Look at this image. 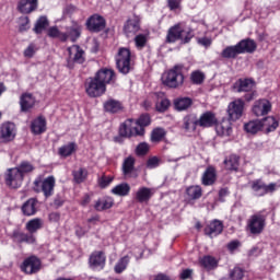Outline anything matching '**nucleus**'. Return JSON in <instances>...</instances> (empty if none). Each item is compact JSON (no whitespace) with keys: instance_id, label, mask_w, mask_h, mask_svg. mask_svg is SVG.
<instances>
[{"instance_id":"obj_63","label":"nucleus","mask_w":280,"mask_h":280,"mask_svg":"<svg viewBox=\"0 0 280 280\" xmlns=\"http://www.w3.org/2000/svg\"><path fill=\"white\" fill-rule=\"evenodd\" d=\"M48 220L49 222H54V223L60 222V212H50L48 214Z\"/></svg>"},{"instance_id":"obj_38","label":"nucleus","mask_w":280,"mask_h":280,"mask_svg":"<svg viewBox=\"0 0 280 280\" xmlns=\"http://www.w3.org/2000/svg\"><path fill=\"white\" fill-rule=\"evenodd\" d=\"M219 264L220 261L211 255H206L199 258V266H201V268H205V270H215Z\"/></svg>"},{"instance_id":"obj_43","label":"nucleus","mask_w":280,"mask_h":280,"mask_svg":"<svg viewBox=\"0 0 280 280\" xmlns=\"http://www.w3.org/2000/svg\"><path fill=\"white\" fill-rule=\"evenodd\" d=\"M112 194H114V196H120V197L129 196L130 195V184L121 183V184L116 185L112 189Z\"/></svg>"},{"instance_id":"obj_19","label":"nucleus","mask_w":280,"mask_h":280,"mask_svg":"<svg viewBox=\"0 0 280 280\" xmlns=\"http://www.w3.org/2000/svg\"><path fill=\"white\" fill-rule=\"evenodd\" d=\"M218 182V170L215 166L209 165L201 175V185L203 187H211Z\"/></svg>"},{"instance_id":"obj_51","label":"nucleus","mask_w":280,"mask_h":280,"mask_svg":"<svg viewBox=\"0 0 280 280\" xmlns=\"http://www.w3.org/2000/svg\"><path fill=\"white\" fill-rule=\"evenodd\" d=\"M172 106V102H170V98H161L160 101L156 102L155 108L158 113H165L167 109Z\"/></svg>"},{"instance_id":"obj_3","label":"nucleus","mask_w":280,"mask_h":280,"mask_svg":"<svg viewBox=\"0 0 280 280\" xmlns=\"http://www.w3.org/2000/svg\"><path fill=\"white\" fill-rule=\"evenodd\" d=\"M185 66L176 63L171 69L166 70L162 75L163 86L167 89H180L185 84Z\"/></svg>"},{"instance_id":"obj_16","label":"nucleus","mask_w":280,"mask_h":280,"mask_svg":"<svg viewBox=\"0 0 280 280\" xmlns=\"http://www.w3.org/2000/svg\"><path fill=\"white\" fill-rule=\"evenodd\" d=\"M89 266L91 270L100 272L106 268V254L103 250H95L89 257Z\"/></svg>"},{"instance_id":"obj_59","label":"nucleus","mask_w":280,"mask_h":280,"mask_svg":"<svg viewBox=\"0 0 280 280\" xmlns=\"http://www.w3.org/2000/svg\"><path fill=\"white\" fill-rule=\"evenodd\" d=\"M240 246H242V243L237 240H234L228 244V250H230V253H235Z\"/></svg>"},{"instance_id":"obj_36","label":"nucleus","mask_w":280,"mask_h":280,"mask_svg":"<svg viewBox=\"0 0 280 280\" xmlns=\"http://www.w3.org/2000/svg\"><path fill=\"white\" fill-rule=\"evenodd\" d=\"M115 207V199L110 196H105L102 199H97L94 203L95 211H106Z\"/></svg>"},{"instance_id":"obj_26","label":"nucleus","mask_w":280,"mask_h":280,"mask_svg":"<svg viewBox=\"0 0 280 280\" xmlns=\"http://www.w3.org/2000/svg\"><path fill=\"white\" fill-rule=\"evenodd\" d=\"M224 231V223L220 220L211 221L206 228L203 229L205 235L208 237H218Z\"/></svg>"},{"instance_id":"obj_48","label":"nucleus","mask_w":280,"mask_h":280,"mask_svg":"<svg viewBox=\"0 0 280 280\" xmlns=\"http://www.w3.org/2000/svg\"><path fill=\"white\" fill-rule=\"evenodd\" d=\"M18 172L25 178V174H32L34 172L35 167L32 162L28 161H22L18 167Z\"/></svg>"},{"instance_id":"obj_44","label":"nucleus","mask_w":280,"mask_h":280,"mask_svg":"<svg viewBox=\"0 0 280 280\" xmlns=\"http://www.w3.org/2000/svg\"><path fill=\"white\" fill-rule=\"evenodd\" d=\"M47 27H49V20H47V16L42 15L37 19L33 31L35 34H43Z\"/></svg>"},{"instance_id":"obj_58","label":"nucleus","mask_w":280,"mask_h":280,"mask_svg":"<svg viewBox=\"0 0 280 280\" xmlns=\"http://www.w3.org/2000/svg\"><path fill=\"white\" fill-rule=\"evenodd\" d=\"M191 277H194V269H189V268L184 269L179 275L180 280L191 279Z\"/></svg>"},{"instance_id":"obj_62","label":"nucleus","mask_w":280,"mask_h":280,"mask_svg":"<svg viewBox=\"0 0 280 280\" xmlns=\"http://www.w3.org/2000/svg\"><path fill=\"white\" fill-rule=\"evenodd\" d=\"M147 167H150L151 170L154 167H159V158L156 156L150 158L147 161Z\"/></svg>"},{"instance_id":"obj_7","label":"nucleus","mask_w":280,"mask_h":280,"mask_svg":"<svg viewBox=\"0 0 280 280\" xmlns=\"http://www.w3.org/2000/svg\"><path fill=\"white\" fill-rule=\"evenodd\" d=\"M194 36H196L194 30H183V27H180V23H178L168 28L166 34V43L172 44L180 40L182 45H187L188 43H191V38H194Z\"/></svg>"},{"instance_id":"obj_27","label":"nucleus","mask_w":280,"mask_h":280,"mask_svg":"<svg viewBox=\"0 0 280 280\" xmlns=\"http://www.w3.org/2000/svg\"><path fill=\"white\" fill-rule=\"evenodd\" d=\"M11 237L18 244H36V236L30 232L25 233L21 230H14Z\"/></svg>"},{"instance_id":"obj_35","label":"nucleus","mask_w":280,"mask_h":280,"mask_svg":"<svg viewBox=\"0 0 280 280\" xmlns=\"http://www.w3.org/2000/svg\"><path fill=\"white\" fill-rule=\"evenodd\" d=\"M194 106V100L189 96H180L174 100V107L175 110H178V113H183V110H189Z\"/></svg>"},{"instance_id":"obj_60","label":"nucleus","mask_w":280,"mask_h":280,"mask_svg":"<svg viewBox=\"0 0 280 280\" xmlns=\"http://www.w3.org/2000/svg\"><path fill=\"white\" fill-rule=\"evenodd\" d=\"M34 54H36L34 44H30L27 48L24 50L25 58H34Z\"/></svg>"},{"instance_id":"obj_57","label":"nucleus","mask_w":280,"mask_h":280,"mask_svg":"<svg viewBox=\"0 0 280 280\" xmlns=\"http://www.w3.org/2000/svg\"><path fill=\"white\" fill-rule=\"evenodd\" d=\"M183 0H166L167 8L174 12V10H180V3Z\"/></svg>"},{"instance_id":"obj_41","label":"nucleus","mask_w":280,"mask_h":280,"mask_svg":"<svg viewBox=\"0 0 280 280\" xmlns=\"http://www.w3.org/2000/svg\"><path fill=\"white\" fill-rule=\"evenodd\" d=\"M244 130L247 135H257V132H264L261 120L255 119L244 124Z\"/></svg>"},{"instance_id":"obj_21","label":"nucleus","mask_w":280,"mask_h":280,"mask_svg":"<svg viewBox=\"0 0 280 280\" xmlns=\"http://www.w3.org/2000/svg\"><path fill=\"white\" fill-rule=\"evenodd\" d=\"M199 128H213V126H218V117L215 113L211 110H207L200 115L198 118Z\"/></svg>"},{"instance_id":"obj_14","label":"nucleus","mask_w":280,"mask_h":280,"mask_svg":"<svg viewBox=\"0 0 280 280\" xmlns=\"http://www.w3.org/2000/svg\"><path fill=\"white\" fill-rule=\"evenodd\" d=\"M250 188L257 196L262 197L267 194H275V191H277V184L270 183L266 185L262 179H254L250 182Z\"/></svg>"},{"instance_id":"obj_64","label":"nucleus","mask_w":280,"mask_h":280,"mask_svg":"<svg viewBox=\"0 0 280 280\" xmlns=\"http://www.w3.org/2000/svg\"><path fill=\"white\" fill-rule=\"evenodd\" d=\"M211 38L209 37H201V38H198V44L199 45H202V47H211Z\"/></svg>"},{"instance_id":"obj_12","label":"nucleus","mask_w":280,"mask_h":280,"mask_svg":"<svg viewBox=\"0 0 280 280\" xmlns=\"http://www.w3.org/2000/svg\"><path fill=\"white\" fill-rule=\"evenodd\" d=\"M16 139V125L5 121L0 125V143H10Z\"/></svg>"},{"instance_id":"obj_37","label":"nucleus","mask_w":280,"mask_h":280,"mask_svg":"<svg viewBox=\"0 0 280 280\" xmlns=\"http://www.w3.org/2000/svg\"><path fill=\"white\" fill-rule=\"evenodd\" d=\"M75 152H78V143L75 142H68L58 149V155L61 159H69V156L75 154Z\"/></svg>"},{"instance_id":"obj_24","label":"nucleus","mask_w":280,"mask_h":280,"mask_svg":"<svg viewBox=\"0 0 280 280\" xmlns=\"http://www.w3.org/2000/svg\"><path fill=\"white\" fill-rule=\"evenodd\" d=\"M135 163H137V160H135V156L132 155H129L124 160L121 172L125 178H137V174L135 173Z\"/></svg>"},{"instance_id":"obj_54","label":"nucleus","mask_w":280,"mask_h":280,"mask_svg":"<svg viewBox=\"0 0 280 280\" xmlns=\"http://www.w3.org/2000/svg\"><path fill=\"white\" fill-rule=\"evenodd\" d=\"M150 152V145L147 142H141L136 148V154L138 156H145Z\"/></svg>"},{"instance_id":"obj_50","label":"nucleus","mask_w":280,"mask_h":280,"mask_svg":"<svg viewBox=\"0 0 280 280\" xmlns=\"http://www.w3.org/2000/svg\"><path fill=\"white\" fill-rule=\"evenodd\" d=\"M205 74L200 70H195L190 73V82L191 84L200 85L202 82H205Z\"/></svg>"},{"instance_id":"obj_15","label":"nucleus","mask_w":280,"mask_h":280,"mask_svg":"<svg viewBox=\"0 0 280 280\" xmlns=\"http://www.w3.org/2000/svg\"><path fill=\"white\" fill-rule=\"evenodd\" d=\"M24 178L18 167L9 168L4 175L5 185L12 189H19L23 185Z\"/></svg>"},{"instance_id":"obj_40","label":"nucleus","mask_w":280,"mask_h":280,"mask_svg":"<svg viewBox=\"0 0 280 280\" xmlns=\"http://www.w3.org/2000/svg\"><path fill=\"white\" fill-rule=\"evenodd\" d=\"M186 196L189 201L200 200L202 198V186L191 185L186 188Z\"/></svg>"},{"instance_id":"obj_23","label":"nucleus","mask_w":280,"mask_h":280,"mask_svg":"<svg viewBox=\"0 0 280 280\" xmlns=\"http://www.w3.org/2000/svg\"><path fill=\"white\" fill-rule=\"evenodd\" d=\"M141 30V19L137 15H133V18L126 21L124 25V34L126 36H135L137 32Z\"/></svg>"},{"instance_id":"obj_9","label":"nucleus","mask_w":280,"mask_h":280,"mask_svg":"<svg viewBox=\"0 0 280 280\" xmlns=\"http://www.w3.org/2000/svg\"><path fill=\"white\" fill-rule=\"evenodd\" d=\"M43 268V261L38 256L32 255L26 257L20 266L21 272L24 275H37Z\"/></svg>"},{"instance_id":"obj_49","label":"nucleus","mask_w":280,"mask_h":280,"mask_svg":"<svg viewBox=\"0 0 280 280\" xmlns=\"http://www.w3.org/2000/svg\"><path fill=\"white\" fill-rule=\"evenodd\" d=\"M128 264H130V257H121L114 267L116 275H121V272L128 268Z\"/></svg>"},{"instance_id":"obj_30","label":"nucleus","mask_w":280,"mask_h":280,"mask_svg":"<svg viewBox=\"0 0 280 280\" xmlns=\"http://www.w3.org/2000/svg\"><path fill=\"white\" fill-rule=\"evenodd\" d=\"M153 196L154 191H152V188L143 186L138 188L133 198L136 202L143 205V202H150Z\"/></svg>"},{"instance_id":"obj_34","label":"nucleus","mask_w":280,"mask_h":280,"mask_svg":"<svg viewBox=\"0 0 280 280\" xmlns=\"http://www.w3.org/2000/svg\"><path fill=\"white\" fill-rule=\"evenodd\" d=\"M223 165L226 172H240V155L230 154L225 156Z\"/></svg>"},{"instance_id":"obj_32","label":"nucleus","mask_w":280,"mask_h":280,"mask_svg":"<svg viewBox=\"0 0 280 280\" xmlns=\"http://www.w3.org/2000/svg\"><path fill=\"white\" fill-rule=\"evenodd\" d=\"M260 124L262 126V132H265V135H270V132H275V130L279 128V120H277V118H275L273 116H268L260 119Z\"/></svg>"},{"instance_id":"obj_18","label":"nucleus","mask_w":280,"mask_h":280,"mask_svg":"<svg viewBox=\"0 0 280 280\" xmlns=\"http://www.w3.org/2000/svg\"><path fill=\"white\" fill-rule=\"evenodd\" d=\"M256 84L257 83L253 78H240L233 83L232 89L236 93H246L248 91H253Z\"/></svg>"},{"instance_id":"obj_39","label":"nucleus","mask_w":280,"mask_h":280,"mask_svg":"<svg viewBox=\"0 0 280 280\" xmlns=\"http://www.w3.org/2000/svg\"><path fill=\"white\" fill-rule=\"evenodd\" d=\"M215 126V131L219 137H231V132H233V128L231 127V120L223 119L220 124L218 122Z\"/></svg>"},{"instance_id":"obj_8","label":"nucleus","mask_w":280,"mask_h":280,"mask_svg":"<svg viewBox=\"0 0 280 280\" xmlns=\"http://www.w3.org/2000/svg\"><path fill=\"white\" fill-rule=\"evenodd\" d=\"M115 60L116 69H118L119 73H122V75H128V73L132 71V52L129 48L120 47Z\"/></svg>"},{"instance_id":"obj_33","label":"nucleus","mask_w":280,"mask_h":280,"mask_svg":"<svg viewBox=\"0 0 280 280\" xmlns=\"http://www.w3.org/2000/svg\"><path fill=\"white\" fill-rule=\"evenodd\" d=\"M31 131L33 135H43L47 132V119L44 116H38L31 124Z\"/></svg>"},{"instance_id":"obj_46","label":"nucleus","mask_w":280,"mask_h":280,"mask_svg":"<svg viewBox=\"0 0 280 280\" xmlns=\"http://www.w3.org/2000/svg\"><path fill=\"white\" fill-rule=\"evenodd\" d=\"M167 132L165 131L164 128L158 127L154 128L151 132V142L152 143H161L163 139H165Z\"/></svg>"},{"instance_id":"obj_53","label":"nucleus","mask_w":280,"mask_h":280,"mask_svg":"<svg viewBox=\"0 0 280 280\" xmlns=\"http://www.w3.org/2000/svg\"><path fill=\"white\" fill-rule=\"evenodd\" d=\"M47 35L49 38H58L62 43V35H65V33L60 32L58 26H52L48 28Z\"/></svg>"},{"instance_id":"obj_1","label":"nucleus","mask_w":280,"mask_h":280,"mask_svg":"<svg viewBox=\"0 0 280 280\" xmlns=\"http://www.w3.org/2000/svg\"><path fill=\"white\" fill-rule=\"evenodd\" d=\"M117 83V73L110 68H101L94 77L85 82V93L89 97L106 95V86Z\"/></svg>"},{"instance_id":"obj_31","label":"nucleus","mask_w":280,"mask_h":280,"mask_svg":"<svg viewBox=\"0 0 280 280\" xmlns=\"http://www.w3.org/2000/svg\"><path fill=\"white\" fill-rule=\"evenodd\" d=\"M38 9V0H20L18 10L21 14H32Z\"/></svg>"},{"instance_id":"obj_13","label":"nucleus","mask_w":280,"mask_h":280,"mask_svg":"<svg viewBox=\"0 0 280 280\" xmlns=\"http://www.w3.org/2000/svg\"><path fill=\"white\" fill-rule=\"evenodd\" d=\"M82 36V24H79L78 21H72L70 26L66 27V32L61 35V43H77L78 39Z\"/></svg>"},{"instance_id":"obj_2","label":"nucleus","mask_w":280,"mask_h":280,"mask_svg":"<svg viewBox=\"0 0 280 280\" xmlns=\"http://www.w3.org/2000/svg\"><path fill=\"white\" fill-rule=\"evenodd\" d=\"M257 51V43L254 39L245 38L236 45L226 46L220 54L223 60H236L241 54H255Z\"/></svg>"},{"instance_id":"obj_6","label":"nucleus","mask_w":280,"mask_h":280,"mask_svg":"<svg viewBox=\"0 0 280 280\" xmlns=\"http://www.w3.org/2000/svg\"><path fill=\"white\" fill-rule=\"evenodd\" d=\"M118 135L119 137H115L114 141L121 143V138L132 139V137H145V131L137 127L135 119L128 118L122 124H120L118 128Z\"/></svg>"},{"instance_id":"obj_61","label":"nucleus","mask_w":280,"mask_h":280,"mask_svg":"<svg viewBox=\"0 0 280 280\" xmlns=\"http://www.w3.org/2000/svg\"><path fill=\"white\" fill-rule=\"evenodd\" d=\"M256 97H257V91L250 90L248 92H245L243 100H245V102H253V100H255Z\"/></svg>"},{"instance_id":"obj_10","label":"nucleus","mask_w":280,"mask_h":280,"mask_svg":"<svg viewBox=\"0 0 280 280\" xmlns=\"http://www.w3.org/2000/svg\"><path fill=\"white\" fill-rule=\"evenodd\" d=\"M85 27L91 34H100L106 30V19L101 14L94 13L85 21Z\"/></svg>"},{"instance_id":"obj_55","label":"nucleus","mask_w":280,"mask_h":280,"mask_svg":"<svg viewBox=\"0 0 280 280\" xmlns=\"http://www.w3.org/2000/svg\"><path fill=\"white\" fill-rule=\"evenodd\" d=\"M135 43L138 49H143L148 44V37L144 34H139L135 37Z\"/></svg>"},{"instance_id":"obj_5","label":"nucleus","mask_w":280,"mask_h":280,"mask_svg":"<svg viewBox=\"0 0 280 280\" xmlns=\"http://www.w3.org/2000/svg\"><path fill=\"white\" fill-rule=\"evenodd\" d=\"M33 191L35 194H43L46 200L51 198L56 191V177L50 175L43 179L42 175L37 176L33 182Z\"/></svg>"},{"instance_id":"obj_29","label":"nucleus","mask_w":280,"mask_h":280,"mask_svg":"<svg viewBox=\"0 0 280 280\" xmlns=\"http://www.w3.org/2000/svg\"><path fill=\"white\" fill-rule=\"evenodd\" d=\"M103 108L105 113H109L110 115H117V113H124V103L117 101L115 98H108L104 102Z\"/></svg>"},{"instance_id":"obj_42","label":"nucleus","mask_w":280,"mask_h":280,"mask_svg":"<svg viewBox=\"0 0 280 280\" xmlns=\"http://www.w3.org/2000/svg\"><path fill=\"white\" fill-rule=\"evenodd\" d=\"M25 229L26 231H28L31 235H34V233H38V231L43 229V219L40 218L31 219L25 224Z\"/></svg>"},{"instance_id":"obj_20","label":"nucleus","mask_w":280,"mask_h":280,"mask_svg":"<svg viewBox=\"0 0 280 280\" xmlns=\"http://www.w3.org/2000/svg\"><path fill=\"white\" fill-rule=\"evenodd\" d=\"M36 106V97L30 92L22 93L20 96L21 113H30Z\"/></svg>"},{"instance_id":"obj_28","label":"nucleus","mask_w":280,"mask_h":280,"mask_svg":"<svg viewBox=\"0 0 280 280\" xmlns=\"http://www.w3.org/2000/svg\"><path fill=\"white\" fill-rule=\"evenodd\" d=\"M37 207H38V199L30 198L22 205L21 211L23 215H25L26 218H32V215H36V213H38Z\"/></svg>"},{"instance_id":"obj_4","label":"nucleus","mask_w":280,"mask_h":280,"mask_svg":"<svg viewBox=\"0 0 280 280\" xmlns=\"http://www.w3.org/2000/svg\"><path fill=\"white\" fill-rule=\"evenodd\" d=\"M269 212L266 210H260L249 217L246 223V231L250 235H261L266 230V224L268 220Z\"/></svg>"},{"instance_id":"obj_17","label":"nucleus","mask_w":280,"mask_h":280,"mask_svg":"<svg viewBox=\"0 0 280 280\" xmlns=\"http://www.w3.org/2000/svg\"><path fill=\"white\" fill-rule=\"evenodd\" d=\"M244 100L237 98L229 104L228 114L230 121H237V119H242V115H244Z\"/></svg>"},{"instance_id":"obj_25","label":"nucleus","mask_w":280,"mask_h":280,"mask_svg":"<svg viewBox=\"0 0 280 280\" xmlns=\"http://www.w3.org/2000/svg\"><path fill=\"white\" fill-rule=\"evenodd\" d=\"M198 127V114L190 113L183 118L182 129L185 132H196Z\"/></svg>"},{"instance_id":"obj_11","label":"nucleus","mask_w":280,"mask_h":280,"mask_svg":"<svg viewBox=\"0 0 280 280\" xmlns=\"http://www.w3.org/2000/svg\"><path fill=\"white\" fill-rule=\"evenodd\" d=\"M68 67L71 69L73 65H84L86 62V52L80 45H72L68 48Z\"/></svg>"},{"instance_id":"obj_52","label":"nucleus","mask_w":280,"mask_h":280,"mask_svg":"<svg viewBox=\"0 0 280 280\" xmlns=\"http://www.w3.org/2000/svg\"><path fill=\"white\" fill-rule=\"evenodd\" d=\"M244 279V269L240 267H234L230 272V280H243Z\"/></svg>"},{"instance_id":"obj_56","label":"nucleus","mask_w":280,"mask_h":280,"mask_svg":"<svg viewBox=\"0 0 280 280\" xmlns=\"http://www.w3.org/2000/svg\"><path fill=\"white\" fill-rule=\"evenodd\" d=\"M110 183H113V177H106V175H103L98 178V186L101 189H106Z\"/></svg>"},{"instance_id":"obj_47","label":"nucleus","mask_w":280,"mask_h":280,"mask_svg":"<svg viewBox=\"0 0 280 280\" xmlns=\"http://www.w3.org/2000/svg\"><path fill=\"white\" fill-rule=\"evenodd\" d=\"M72 176L74 183H77V185H81V183H84V180H86V178L89 177V171L81 167L78 171H73Z\"/></svg>"},{"instance_id":"obj_45","label":"nucleus","mask_w":280,"mask_h":280,"mask_svg":"<svg viewBox=\"0 0 280 280\" xmlns=\"http://www.w3.org/2000/svg\"><path fill=\"white\" fill-rule=\"evenodd\" d=\"M136 127H138V130H143L145 133V128L152 124V118L150 117V114H142L140 117L135 120Z\"/></svg>"},{"instance_id":"obj_22","label":"nucleus","mask_w":280,"mask_h":280,"mask_svg":"<svg viewBox=\"0 0 280 280\" xmlns=\"http://www.w3.org/2000/svg\"><path fill=\"white\" fill-rule=\"evenodd\" d=\"M252 110L256 117H264L272 110V104H270V101L262 98L254 103Z\"/></svg>"}]
</instances>
